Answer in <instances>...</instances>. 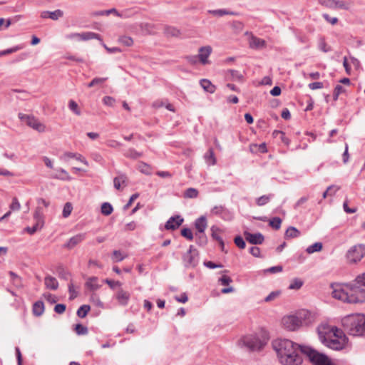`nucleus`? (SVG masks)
Here are the masks:
<instances>
[{"label": "nucleus", "mask_w": 365, "mask_h": 365, "mask_svg": "<svg viewBox=\"0 0 365 365\" xmlns=\"http://www.w3.org/2000/svg\"><path fill=\"white\" fill-rule=\"evenodd\" d=\"M267 341L268 338L266 336H259L257 334H250L243 336L240 341V344L254 351L261 349Z\"/></svg>", "instance_id": "7"}, {"label": "nucleus", "mask_w": 365, "mask_h": 365, "mask_svg": "<svg viewBox=\"0 0 365 365\" xmlns=\"http://www.w3.org/2000/svg\"><path fill=\"white\" fill-rule=\"evenodd\" d=\"M24 48V44H19V45L14 46L11 48H7V49L3 50V51H0V58L4 56H6V55L17 52V51L23 49Z\"/></svg>", "instance_id": "28"}, {"label": "nucleus", "mask_w": 365, "mask_h": 365, "mask_svg": "<svg viewBox=\"0 0 365 365\" xmlns=\"http://www.w3.org/2000/svg\"><path fill=\"white\" fill-rule=\"evenodd\" d=\"M130 297V294L128 292L123 290V289H118L115 294V299L118 304L123 307L128 305Z\"/></svg>", "instance_id": "18"}, {"label": "nucleus", "mask_w": 365, "mask_h": 365, "mask_svg": "<svg viewBox=\"0 0 365 365\" xmlns=\"http://www.w3.org/2000/svg\"><path fill=\"white\" fill-rule=\"evenodd\" d=\"M110 14H113L115 16H119V17L122 16V15L115 9H110L108 10H103V11H101L98 12V14L101 15V16H103V15L108 16Z\"/></svg>", "instance_id": "50"}, {"label": "nucleus", "mask_w": 365, "mask_h": 365, "mask_svg": "<svg viewBox=\"0 0 365 365\" xmlns=\"http://www.w3.org/2000/svg\"><path fill=\"white\" fill-rule=\"evenodd\" d=\"M86 238V234L80 233L72 237L63 245L64 247L71 250Z\"/></svg>", "instance_id": "20"}, {"label": "nucleus", "mask_w": 365, "mask_h": 365, "mask_svg": "<svg viewBox=\"0 0 365 365\" xmlns=\"http://www.w3.org/2000/svg\"><path fill=\"white\" fill-rule=\"evenodd\" d=\"M234 241L235 245L240 249H244L246 246L245 242L241 236H237Z\"/></svg>", "instance_id": "58"}, {"label": "nucleus", "mask_w": 365, "mask_h": 365, "mask_svg": "<svg viewBox=\"0 0 365 365\" xmlns=\"http://www.w3.org/2000/svg\"><path fill=\"white\" fill-rule=\"evenodd\" d=\"M232 282V279L227 275H223L219 279V282L222 285H229Z\"/></svg>", "instance_id": "64"}, {"label": "nucleus", "mask_w": 365, "mask_h": 365, "mask_svg": "<svg viewBox=\"0 0 365 365\" xmlns=\"http://www.w3.org/2000/svg\"><path fill=\"white\" fill-rule=\"evenodd\" d=\"M181 235L189 240H192L193 239V235L190 229L189 228H183L181 230Z\"/></svg>", "instance_id": "54"}, {"label": "nucleus", "mask_w": 365, "mask_h": 365, "mask_svg": "<svg viewBox=\"0 0 365 365\" xmlns=\"http://www.w3.org/2000/svg\"><path fill=\"white\" fill-rule=\"evenodd\" d=\"M317 331L322 342L333 350H342L348 343V338L336 327L321 324L317 328Z\"/></svg>", "instance_id": "3"}, {"label": "nucleus", "mask_w": 365, "mask_h": 365, "mask_svg": "<svg viewBox=\"0 0 365 365\" xmlns=\"http://www.w3.org/2000/svg\"><path fill=\"white\" fill-rule=\"evenodd\" d=\"M303 285V282L299 279H294L289 285L290 289H299Z\"/></svg>", "instance_id": "49"}, {"label": "nucleus", "mask_w": 365, "mask_h": 365, "mask_svg": "<svg viewBox=\"0 0 365 365\" xmlns=\"http://www.w3.org/2000/svg\"><path fill=\"white\" fill-rule=\"evenodd\" d=\"M198 59L200 63L205 65L208 63V57L212 53V48L210 46H202L198 51Z\"/></svg>", "instance_id": "19"}, {"label": "nucleus", "mask_w": 365, "mask_h": 365, "mask_svg": "<svg viewBox=\"0 0 365 365\" xmlns=\"http://www.w3.org/2000/svg\"><path fill=\"white\" fill-rule=\"evenodd\" d=\"M332 297L344 302L356 304L365 302V273L359 275L354 283L331 284Z\"/></svg>", "instance_id": "1"}, {"label": "nucleus", "mask_w": 365, "mask_h": 365, "mask_svg": "<svg viewBox=\"0 0 365 365\" xmlns=\"http://www.w3.org/2000/svg\"><path fill=\"white\" fill-rule=\"evenodd\" d=\"M71 158H74L86 166L89 165L88 160L82 155L77 153L66 152L61 157V159L64 161H68Z\"/></svg>", "instance_id": "17"}, {"label": "nucleus", "mask_w": 365, "mask_h": 365, "mask_svg": "<svg viewBox=\"0 0 365 365\" xmlns=\"http://www.w3.org/2000/svg\"><path fill=\"white\" fill-rule=\"evenodd\" d=\"M200 84L201 87L204 89L205 91L208 92L210 93H215L216 90L215 86H214L210 81L207 79H202L200 81Z\"/></svg>", "instance_id": "25"}, {"label": "nucleus", "mask_w": 365, "mask_h": 365, "mask_svg": "<svg viewBox=\"0 0 365 365\" xmlns=\"http://www.w3.org/2000/svg\"><path fill=\"white\" fill-rule=\"evenodd\" d=\"M300 235V232L294 227H289L287 228L285 232L286 238H295Z\"/></svg>", "instance_id": "33"}, {"label": "nucleus", "mask_w": 365, "mask_h": 365, "mask_svg": "<svg viewBox=\"0 0 365 365\" xmlns=\"http://www.w3.org/2000/svg\"><path fill=\"white\" fill-rule=\"evenodd\" d=\"M245 35L248 36L249 46L252 49H262L266 47V41L252 34V33L246 31Z\"/></svg>", "instance_id": "13"}, {"label": "nucleus", "mask_w": 365, "mask_h": 365, "mask_svg": "<svg viewBox=\"0 0 365 365\" xmlns=\"http://www.w3.org/2000/svg\"><path fill=\"white\" fill-rule=\"evenodd\" d=\"M86 288L91 292H95L101 288V285L98 283V278L97 277H88L85 283Z\"/></svg>", "instance_id": "21"}, {"label": "nucleus", "mask_w": 365, "mask_h": 365, "mask_svg": "<svg viewBox=\"0 0 365 365\" xmlns=\"http://www.w3.org/2000/svg\"><path fill=\"white\" fill-rule=\"evenodd\" d=\"M107 78H95L88 84V87L91 88L97 84L105 82Z\"/></svg>", "instance_id": "56"}, {"label": "nucleus", "mask_w": 365, "mask_h": 365, "mask_svg": "<svg viewBox=\"0 0 365 365\" xmlns=\"http://www.w3.org/2000/svg\"><path fill=\"white\" fill-rule=\"evenodd\" d=\"M58 174H56L52 176L53 178L60 179V180H69L70 177L68 173L63 168H58L56 170Z\"/></svg>", "instance_id": "35"}, {"label": "nucleus", "mask_w": 365, "mask_h": 365, "mask_svg": "<svg viewBox=\"0 0 365 365\" xmlns=\"http://www.w3.org/2000/svg\"><path fill=\"white\" fill-rule=\"evenodd\" d=\"M289 339H278L272 341V347L277 352L282 365H299L302 362V347Z\"/></svg>", "instance_id": "2"}, {"label": "nucleus", "mask_w": 365, "mask_h": 365, "mask_svg": "<svg viewBox=\"0 0 365 365\" xmlns=\"http://www.w3.org/2000/svg\"><path fill=\"white\" fill-rule=\"evenodd\" d=\"M33 314L36 317H40L44 312V304L41 301L36 302L33 305Z\"/></svg>", "instance_id": "27"}, {"label": "nucleus", "mask_w": 365, "mask_h": 365, "mask_svg": "<svg viewBox=\"0 0 365 365\" xmlns=\"http://www.w3.org/2000/svg\"><path fill=\"white\" fill-rule=\"evenodd\" d=\"M75 330L79 335H83L88 333V328L81 324L76 325Z\"/></svg>", "instance_id": "52"}, {"label": "nucleus", "mask_w": 365, "mask_h": 365, "mask_svg": "<svg viewBox=\"0 0 365 365\" xmlns=\"http://www.w3.org/2000/svg\"><path fill=\"white\" fill-rule=\"evenodd\" d=\"M126 158L131 159H137L140 158L143 155V153L140 152H138L133 148H129L124 154Z\"/></svg>", "instance_id": "34"}, {"label": "nucleus", "mask_w": 365, "mask_h": 365, "mask_svg": "<svg viewBox=\"0 0 365 365\" xmlns=\"http://www.w3.org/2000/svg\"><path fill=\"white\" fill-rule=\"evenodd\" d=\"M365 256V245H354L347 251L346 257L349 263L355 264L361 260Z\"/></svg>", "instance_id": "8"}, {"label": "nucleus", "mask_w": 365, "mask_h": 365, "mask_svg": "<svg viewBox=\"0 0 365 365\" xmlns=\"http://www.w3.org/2000/svg\"><path fill=\"white\" fill-rule=\"evenodd\" d=\"M104 282L106 283L112 289H115L116 287H120L122 285L120 282L109 279H104Z\"/></svg>", "instance_id": "53"}, {"label": "nucleus", "mask_w": 365, "mask_h": 365, "mask_svg": "<svg viewBox=\"0 0 365 365\" xmlns=\"http://www.w3.org/2000/svg\"><path fill=\"white\" fill-rule=\"evenodd\" d=\"M127 257V255L120 250H114L112 253L111 259L113 262H119Z\"/></svg>", "instance_id": "30"}, {"label": "nucleus", "mask_w": 365, "mask_h": 365, "mask_svg": "<svg viewBox=\"0 0 365 365\" xmlns=\"http://www.w3.org/2000/svg\"><path fill=\"white\" fill-rule=\"evenodd\" d=\"M208 12L210 14H212L215 16H222L224 15H233V16L237 15L236 12L230 11L227 9L209 10Z\"/></svg>", "instance_id": "32"}, {"label": "nucleus", "mask_w": 365, "mask_h": 365, "mask_svg": "<svg viewBox=\"0 0 365 365\" xmlns=\"http://www.w3.org/2000/svg\"><path fill=\"white\" fill-rule=\"evenodd\" d=\"M10 210L13 211L19 210L21 208V205L16 197H14L12 200V202L9 206Z\"/></svg>", "instance_id": "57"}, {"label": "nucleus", "mask_w": 365, "mask_h": 365, "mask_svg": "<svg viewBox=\"0 0 365 365\" xmlns=\"http://www.w3.org/2000/svg\"><path fill=\"white\" fill-rule=\"evenodd\" d=\"M138 168L141 173H143L145 175L151 174V169H150V166L143 162H140L139 163Z\"/></svg>", "instance_id": "47"}, {"label": "nucleus", "mask_w": 365, "mask_h": 365, "mask_svg": "<svg viewBox=\"0 0 365 365\" xmlns=\"http://www.w3.org/2000/svg\"><path fill=\"white\" fill-rule=\"evenodd\" d=\"M199 192L197 189L193 187L187 188L183 193V197L187 199H194L198 197Z\"/></svg>", "instance_id": "29"}, {"label": "nucleus", "mask_w": 365, "mask_h": 365, "mask_svg": "<svg viewBox=\"0 0 365 365\" xmlns=\"http://www.w3.org/2000/svg\"><path fill=\"white\" fill-rule=\"evenodd\" d=\"M320 4L331 9L349 10L352 4L351 1L344 0H321Z\"/></svg>", "instance_id": "12"}, {"label": "nucleus", "mask_w": 365, "mask_h": 365, "mask_svg": "<svg viewBox=\"0 0 365 365\" xmlns=\"http://www.w3.org/2000/svg\"><path fill=\"white\" fill-rule=\"evenodd\" d=\"M206 163L210 165H214L216 163V158L215 157L214 151L212 148L209 149L205 155Z\"/></svg>", "instance_id": "31"}, {"label": "nucleus", "mask_w": 365, "mask_h": 365, "mask_svg": "<svg viewBox=\"0 0 365 365\" xmlns=\"http://www.w3.org/2000/svg\"><path fill=\"white\" fill-rule=\"evenodd\" d=\"M127 177L124 174H120L113 179V185L115 189L120 190L121 185L126 186Z\"/></svg>", "instance_id": "26"}, {"label": "nucleus", "mask_w": 365, "mask_h": 365, "mask_svg": "<svg viewBox=\"0 0 365 365\" xmlns=\"http://www.w3.org/2000/svg\"><path fill=\"white\" fill-rule=\"evenodd\" d=\"M196 236L197 237V242L200 245H204L207 243V237L205 235V232H202V234L196 233Z\"/></svg>", "instance_id": "59"}, {"label": "nucleus", "mask_w": 365, "mask_h": 365, "mask_svg": "<svg viewBox=\"0 0 365 365\" xmlns=\"http://www.w3.org/2000/svg\"><path fill=\"white\" fill-rule=\"evenodd\" d=\"M280 292L279 291H274L272 292L268 296H267L264 299V301L266 302H271L276 299L279 295Z\"/></svg>", "instance_id": "63"}, {"label": "nucleus", "mask_w": 365, "mask_h": 365, "mask_svg": "<svg viewBox=\"0 0 365 365\" xmlns=\"http://www.w3.org/2000/svg\"><path fill=\"white\" fill-rule=\"evenodd\" d=\"M91 157L94 161H96L97 163H102L103 162V158L99 153H97V152L91 153Z\"/></svg>", "instance_id": "60"}, {"label": "nucleus", "mask_w": 365, "mask_h": 365, "mask_svg": "<svg viewBox=\"0 0 365 365\" xmlns=\"http://www.w3.org/2000/svg\"><path fill=\"white\" fill-rule=\"evenodd\" d=\"M244 235L246 240L252 245H261L264 240V236L259 232L253 234L246 231Z\"/></svg>", "instance_id": "15"}, {"label": "nucleus", "mask_w": 365, "mask_h": 365, "mask_svg": "<svg viewBox=\"0 0 365 365\" xmlns=\"http://www.w3.org/2000/svg\"><path fill=\"white\" fill-rule=\"evenodd\" d=\"M230 73L231 78L234 81H241L243 79L242 74L236 70H229L228 71Z\"/></svg>", "instance_id": "48"}, {"label": "nucleus", "mask_w": 365, "mask_h": 365, "mask_svg": "<svg viewBox=\"0 0 365 365\" xmlns=\"http://www.w3.org/2000/svg\"><path fill=\"white\" fill-rule=\"evenodd\" d=\"M341 325L349 334L362 336L365 334V315L362 314L347 315L341 319Z\"/></svg>", "instance_id": "5"}, {"label": "nucleus", "mask_w": 365, "mask_h": 365, "mask_svg": "<svg viewBox=\"0 0 365 365\" xmlns=\"http://www.w3.org/2000/svg\"><path fill=\"white\" fill-rule=\"evenodd\" d=\"M72 210H73V207H72L71 203L66 202L63 206V212H62L63 217L65 218L68 217L71 215Z\"/></svg>", "instance_id": "45"}, {"label": "nucleus", "mask_w": 365, "mask_h": 365, "mask_svg": "<svg viewBox=\"0 0 365 365\" xmlns=\"http://www.w3.org/2000/svg\"><path fill=\"white\" fill-rule=\"evenodd\" d=\"M281 223H282V220L278 217H273L269 221V225L275 230H279L280 228Z\"/></svg>", "instance_id": "46"}, {"label": "nucleus", "mask_w": 365, "mask_h": 365, "mask_svg": "<svg viewBox=\"0 0 365 365\" xmlns=\"http://www.w3.org/2000/svg\"><path fill=\"white\" fill-rule=\"evenodd\" d=\"M322 16L327 22L330 23L331 25L336 24L339 21L338 18L331 17L327 14H323Z\"/></svg>", "instance_id": "62"}, {"label": "nucleus", "mask_w": 365, "mask_h": 365, "mask_svg": "<svg viewBox=\"0 0 365 365\" xmlns=\"http://www.w3.org/2000/svg\"><path fill=\"white\" fill-rule=\"evenodd\" d=\"M118 41L125 46H131L133 44V40L128 36H121L118 38Z\"/></svg>", "instance_id": "38"}, {"label": "nucleus", "mask_w": 365, "mask_h": 365, "mask_svg": "<svg viewBox=\"0 0 365 365\" xmlns=\"http://www.w3.org/2000/svg\"><path fill=\"white\" fill-rule=\"evenodd\" d=\"M184 220L180 215L171 217L165 223V228L168 230H175L178 228Z\"/></svg>", "instance_id": "16"}, {"label": "nucleus", "mask_w": 365, "mask_h": 365, "mask_svg": "<svg viewBox=\"0 0 365 365\" xmlns=\"http://www.w3.org/2000/svg\"><path fill=\"white\" fill-rule=\"evenodd\" d=\"M165 33L168 36H175V37H177V36H180V30L173 26L165 27Z\"/></svg>", "instance_id": "37"}, {"label": "nucleus", "mask_w": 365, "mask_h": 365, "mask_svg": "<svg viewBox=\"0 0 365 365\" xmlns=\"http://www.w3.org/2000/svg\"><path fill=\"white\" fill-rule=\"evenodd\" d=\"M13 283L16 286H21V277H19L15 272L10 271L9 272Z\"/></svg>", "instance_id": "51"}, {"label": "nucleus", "mask_w": 365, "mask_h": 365, "mask_svg": "<svg viewBox=\"0 0 365 365\" xmlns=\"http://www.w3.org/2000/svg\"><path fill=\"white\" fill-rule=\"evenodd\" d=\"M312 322V314L306 309L300 310L293 315L285 316L282 319L283 327L289 331H295L302 326H308Z\"/></svg>", "instance_id": "4"}, {"label": "nucleus", "mask_w": 365, "mask_h": 365, "mask_svg": "<svg viewBox=\"0 0 365 365\" xmlns=\"http://www.w3.org/2000/svg\"><path fill=\"white\" fill-rule=\"evenodd\" d=\"M319 48L322 51H323L324 53H327V52H329L331 51V48L327 46V44L326 43V42L324 39H322L320 41V42L319 43Z\"/></svg>", "instance_id": "61"}, {"label": "nucleus", "mask_w": 365, "mask_h": 365, "mask_svg": "<svg viewBox=\"0 0 365 365\" xmlns=\"http://www.w3.org/2000/svg\"><path fill=\"white\" fill-rule=\"evenodd\" d=\"M65 38L68 40L74 41H84L91 39H98L102 41V39L99 34L94 32L87 31L83 33H71L66 34Z\"/></svg>", "instance_id": "10"}, {"label": "nucleus", "mask_w": 365, "mask_h": 365, "mask_svg": "<svg viewBox=\"0 0 365 365\" xmlns=\"http://www.w3.org/2000/svg\"><path fill=\"white\" fill-rule=\"evenodd\" d=\"M90 301L92 302L95 305H96L99 307H103V302L101 301L98 295L95 292H92L91 294Z\"/></svg>", "instance_id": "44"}, {"label": "nucleus", "mask_w": 365, "mask_h": 365, "mask_svg": "<svg viewBox=\"0 0 365 365\" xmlns=\"http://www.w3.org/2000/svg\"><path fill=\"white\" fill-rule=\"evenodd\" d=\"M44 284L47 289L56 290L58 287V282L57 279L50 275H48L44 279Z\"/></svg>", "instance_id": "23"}, {"label": "nucleus", "mask_w": 365, "mask_h": 365, "mask_svg": "<svg viewBox=\"0 0 365 365\" xmlns=\"http://www.w3.org/2000/svg\"><path fill=\"white\" fill-rule=\"evenodd\" d=\"M68 292L70 294L69 299L71 300L74 299L78 296V292L75 290L74 286L71 282L68 284Z\"/></svg>", "instance_id": "55"}, {"label": "nucleus", "mask_w": 365, "mask_h": 365, "mask_svg": "<svg viewBox=\"0 0 365 365\" xmlns=\"http://www.w3.org/2000/svg\"><path fill=\"white\" fill-rule=\"evenodd\" d=\"M195 227L197 230V233L202 234L205 232V230L207 227V220L205 216H201L197 218L195 222Z\"/></svg>", "instance_id": "22"}, {"label": "nucleus", "mask_w": 365, "mask_h": 365, "mask_svg": "<svg viewBox=\"0 0 365 365\" xmlns=\"http://www.w3.org/2000/svg\"><path fill=\"white\" fill-rule=\"evenodd\" d=\"M182 261L186 267H195L198 264V252L194 246H190L188 251L182 256Z\"/></svg>", "instance_id": "11"}, {"label": "nucleus", "mask_w": 365, "mask_h": 365, "mask_svg": "<svg viewBox=\"0 0 365 365\" xmlns=\"http://www.w3.org/2000/svg\"><path fill=\"white\" fill-rule=\"evenodd\" d=\"M322 242H315L313 245L309 246L306 249V252L308 254H312L316 252H319L322 250Z\"/></svg>", "instance_id": "36"}, {"label": "nucleus", "mask_w": 365, "mask_h": 365, "mask_svg": "<svg viewBox=\"0 0 365 365\" xmlns=\"http://www.w3.org/2000/svg\"><path fill=\"white\" fill-rule=\"evenodd\" d=\"M18 117L21 121L24 122L28 126L34 130L39 133L45 132L46 125L40 122L35 116L19 113Z\"/></svg>", "instance_id": "9"}, {"label": "nucleus", "mask_w": 365, "mask_h": 365, "mask_svg": "<svg viewBox=\"0 0 365 365\" xmlns=\"http://www.w3.org/2000/svg\"><path fill=\"white\" fill-rule=\"evenodd\" d=\"M68 108L76 115H81V111L77 103L73 100H70L68 102Z\"/></svg>", "instance_id": "39"}, {"label": "nucleus", "mask_w": 365, "mask_h": 365, "mask_svg": "<svg viewBox=\"0 0 365 365\" xmlns=\"http://www.w3.org/2000/svg\"><path fill=\"white\" fill-rule=\"evenodd\" d=\"M113 211L112 205L109 202H103L101 205V213L106 216L110 215Z\"/></svg>", "instance_id": "40"}, {"label": "nucleus", "mask_w": 365, "mask_h": 365, "mask_svg": "<svg viewBox=\"0 0 365 365\" xmlns=\"http://www.w3.org/2000/svg\"><path fill=\"white\" fill-rule=\"evenodd\" d=\"M210 230L212 232V238L220 243L221 250L223 251L225 248V244L222 238L219 235V233L221 232V230L216 226H212Z\"/></svg>", "instance_id": "24"}, {"label": "nucleus", "mask_w": 365, "mask_h": 365, "mask_svg": "<svg viewBox=\"0 0 365 365\" xmlns=\"http://www.w3.org/2000/svg\"><path fill=\"white\" fill-rule=\"evenodd\" d=\"M272 195H262L256 200V202L259 206L266 205L272 198Z\"/></svg>", "instance_id": "42"}, {"label": "nucleus", "mask_w": 365, "mask_h": 365, "mask_svg": "<svg viewBox=\"0 0 365 365\" xmlns=\"http://www.w3.org/2000/svg\"><path fill=\"white\" fill-rule=\"evenodd\" d=\"M63 16V12L61 9H56L53 11H50L48 18L52 20L56 21L59 18H61Z\"/></svg>", "instance_id": "43"}, {"label": "nucleus", "mask_w": 365, "mask_h": 365, "mask_svg": "<svg viewBox=\"0 0 365 365\" xmlns=\"http://www.w3.org/2000/svg\"><path fill=\"white\" fill-rule=\"evenodd\" d=\"M91 307L89 305L84 304L81 306L77 310L78 317L81 318H84L87 315Z\"/></svg>", "instance_id": "41"}, {"label": "nucleus", "mask_w": 365, "mask_h": 365, "mask_svg": "<svg viewBox=\"0 0 365 365\" xmlns=\"http://www.w3.org/2000/svg\"><path fill=\"white\" fill-rule=\"evenodd\" d=\"M302 354L307 357L313 365H335L326 354L311 346H302Z\"/></svg>", "instance_id": "6"}, {"label": "nucleus", "mask_w": 365, "mask_h": 365, "mask_svg": "<svg viewBox=\"0 0 365 365\" xmlns=\"http://www.w3.org/2000/svg\"><path fill=\"white\" fill-rule=\"evenodd\" d=\"M33 217L35 222L34 225L41 230L45 225V216L43 210L39 207H36Z\"/></svg>", "instance_id": "14"}]
</instances>
